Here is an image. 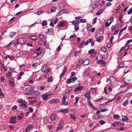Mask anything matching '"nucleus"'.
Here are the masks:
<instances>
[{
  "instance_id": "69168bd1",
  "label": "nucleus",
  "mask_w": 132,
  "mask_h": 132,
  "mask_svg": "<svg viewBox=\"0 0 132 132\" xmlns=\"http://www.w3.org/2000/svg\"><path fill=\"white\" fill-rule=\"evenodd\" d=\"M4 79V77L3 76H2L1 77L0 79L1 82H3Z\"/></svg>"
},
{
  "instance_id": "338daca9",
  "label": "nucleus",
  "mask_w": 132,
  "mask_h": 132,
  "mask_svg": "<svg viewBox=\"0 0 132 132\" xmlns=\"http://www.w3.org/2000/svg\"><path fill=\"white\" fill-rule=\"evenodd\" d=\"M59 20L57 18H56L54 20V23L55 24H56L58 22Z\"/></svg>"
},
{
  "instance_id": "7ed1b4c3",
  "label": "nucleus",
  "mask_w": 132,
  "mask_h": 132,
  "mask_svg": "<svg viewBox=\"0 0 132 132\" xmlns=\"http://www.w3.org/2000/svg\"><path fill=\"white\" fill-rule=\"evenodd\" d=\"M50 118L51 121H54L57 118V117L55 114L53 113L50 116Z\"/></svg>"
},
{
  "instance_id": "412c9836",
  "label": "nucleus",
  "mask_w": 132,
  "mask_h": 132,
  "mask_svg": "<svg viewBox=\"0 0 132 132\" xmlns=\"http://www.w3.org/2000/svg\"><path fill=\"white\" fill-rule=\"evenodd\" d=\"M59 112H63V113H68L69 112L68 111V109H65L64 110L61 109L59 111Z\"/></svg>"
},
{
  "instance_id": "13d9d810",
  "label": "nucleus",
  "mask_w": 132,
  "mask_h": 132,
  "mask_svg": "<svg viewBox=\"0 0 132 132\" xmlns=\"http://www.w3.org/2000/svg\"><path fill=\"white\" fill-rule=\"evenodd\" d=\"M113 117L114 119L118 118L119 117V116L118 115H115L113 116Z\"/></svg>"
},
{
  "instance_id": "6ab92c4d",
  "label": "nucleus",
  "mask_w": 132,
  "mask_h": 132,
  "mask_svg": "<svg viewBox=\"0 0 132 132\" xmlns=\"http://www.w3.org/2000/svg\"><path fill=\"white\" fill-rule=\"evenodd\" d=\"M64 123V122L63 121H61L60 122L59 125V127L60 129H61L63 127Z\"/></svg>"
},
{
  "instance_id": "c756f323",
  "label": "nucleus",
  "mask_w": 132,
  "mask_h": 132,
  "mask_svg": "<svg viewBox=\"0 0 132 132\" xmlns=\"http://www.w3.org/2000/svg\"><path fill=\"white\" fill-rule=\"evenodd\" d=\"M47 65H44L43 66V68H42L41 70L43 72H45L46 71V70L47 68Z\"/></svg>"
},
{
  "instance_id": "a211bd4d",
  "label": "nucleus",
  "mask_w": 132,
  "mask_h": 132,
  "mask_svg": "<svg viewBox=\"0 0 132 132\" xmlns=\"http://www.w3.org/2000/svg\"><path fill=\"white\" fill-rule=\"evenodd\" d=\"M103 33L104 32L102 30H99L98 31L97 35L98 36H101L103 34Z\"/></svg>"
},
{
  "instance_id": "72a5a7b5",
  "label": "nucleus",
  "mask_w": 132,
  "mask_h": 132,
  "mask_svg": "<svg viewBox=\"0 0 132 132\" xmlns=\"http://www.w3.org/2000/svg\"><path fill=\"white\" fill-rule=\"evenodd\" d=\"M84 44H85V42L84 41L82 42L79 45V47L80 48H82V46L84 45Z\"/></svg>"
},
{
  "instance_id": "3c124183",
  "label": "nucleus",
  "mask_w": 132,
  "mask_h": 132,
  "mask_svg": "<svg viewBox=\"0 0 132 132\" xmlns=\"http://www.w3.org/2000/svg\"><path fill=\"white\" fill-rule=\"evenodd\" d=\"M97 18H95L93 19L92 23L93 24H94L96 22V20H97Z\"/></svg>"
},
{
  "instance_id": "a19ab883",
  "label": "nucleus",
  "mask_w": 132,
  "mask_h": 132,
  "mask_svg": "<svg viewBox=\"0 0 132 132\" xmlns=\"http://www.w3.org/2000/svg\"><path fill=\"white\" fill-rule=\"evenodd\" d=\"M28 110L30 112H33L34 111L33 108L32 107H29Z\"/></svg>"
},
{
  "instance_id": "ea45409f",
  "label": "nucleus",
  "mask_w": 132,
  "mask_h": 132,
  "mask_svg": "<svg viewBox=\"0 0 132 132\" xmlns=\"http://www.w3.org/2000/svg\"><path fill=\"white\" fill-rule=\"evenodd\" d=\"M101 50L102 51L106 52H107V50L105 47H103L101 48Z\"/></svg>"
},
{
  "instance_id": "aec40b11",
  "label": "nucleus",
  "mask_w": 132,
  "mask_h": 132,
  "mask_svg": "<svg viewBox=\"0 0 132 132\" xmlns=\"http://www.w3.org/2000/svg\"><path fill=\"white\" fill-rule=\"evenodd\" d=\"M125 118H122V120L124 122H125L127 123L128 122V118L126 116L124 117Z\"/></svg>"
},
{
  "instance_id": "2eb2a0df",
  "label": "nucleus",
  "mask_w": 132,
  "mask_h": 132,
  "mask_svg": "<svg viewBox=\"0 0 132 132\" xmlns=\"http://www.w3.org/2000/svg\"><path fill=\"white\" fill-rule=\"evenodd\" d=\"M40 48V47H39L35 51V52H36L37 54L38 55H40L42 52V51L40 50H39Z\"/></svg>"
},
{
  "instance_id": "f704fd0d",
  "label": "nucleus",
  "mask_w": 132,
  "mask_h": 132,
  "mask_svg": "<svg viewBox=\"0 0 132 132\" xmlns=\"http://www.w3.org/2000/svg\"><path fill=\"white\" fill-rule=\"evenodd\" d=\"M53 80V77H50L48 78L47 80V81L48 82H49L52 81Z\"/></svg>"
},
{
  "instance_id": "9d476101",
  "label": "nucleus",
  "mask_w": 132,
  "mask_h": 132,
  "mask_svg": "<svg viewBox=\"0 0 132 132\" xmlns=\"http://www.w3.org/2000/svg\"><path fill=\"white\" fill-rule=\"evenodd\" d=\"M84 87L83 86L78 87L75 89L74 91L75 92L79 91L84 89Z\"/></svg>"
},
{
  "instance_id": "393cba45",
  "label": "nucleus",
  "mask_w": 132,
  "mask_h": 132,
  "mask_svg": "<svg viewBox=\"0 0 132 132\" xmlns=\"http://www.w3.org/2000/svg\"><path fill=\"white\" fill-rule=\"evenodd\" d=\"M67 68L66 67L64 68V70H63V72L61 73L60 77H62L64 76V74L67 70Z\"/></svg>"
},
{
  "instance_id": "4be33fe9",
  "label": "nucleus",
  "mask_w": 132,
  "mask_h": 132,
  "mask_svg": "<svg viewBox=\"0 0 132 132\" xmlns=\"http://www.w3.org/2000/svg\"><path fill=\"white\" fill-rule=\"evenodd\" d=\"M53 29H48L47 33L50 35H52L53 34Z\"/></svg>"
},
{
  "instance_id": "473e14b6",
  "label": "nucleus",
  "mask_w": 132,
  "mask_h": 132,
  "mask_svg": "<svg viewBox=\"0 0 132 132\" xmlns=\"http://www.w3.org/2000/svg\"><path fill=\"white\" fill-rule=\"evenodd\" d=\"M16 34V33L14 32H12L10 33V35L11 37H12L13 36H15Z\"/></svg>"
},
{
  "instance_id": "cd10ccee",
  "label": "nucleus",
  "mask_w": 132,
  "mask_h": 132,
  "mask_svg": "<svg viewBox=\"0 0 132 132\" xmlns=\"http://www.w3.org/2000/svg\"><path fill=\"white\" fill-rule=\"evenodd\" d=\"M56 9V7L54 6L52 7L51 8V12H55V10Z\"/></svg>"
},
{
  "instance_id": "c9c22d12",
  "label": "nucleus",
  "mask_w": 132,
  "mask_h": 132,
  "mask_svg": "<svg viewBox=\"0 0 132 132\" xmlns=\"http://www.w3.org/2000/svg\"><path fill=\"white\" fill-rule=\"evenodd\" d=\"M72 23L75 26H77V21L76 20H74L72 22Z\"/></svg>"
},
{
  "instance_id": "423d86ee",
  "label": "nucleus",
  "mask_w": 132,
  "mask_h": 132,
  "mask_svg": "<svg viewBox=\"0 0 132 132\" xmlns=\"http://www.w3.org/2000/svg\"><path fill=\"white\" fill-rule=\"evenodd\" d=\"M32 92L28 94H31L32 95L35 96H37L39 95L40 94V93L38 91H33L32 90Z\"/></svg>"
},
{
  "instance_id": "6e6552de",
  "label": "nucleus",
  "mask_w": 132,
  "mask_h": 132,
  "mask_svg": "<svg viewBox=\"0 0 132 132\" xmlns=\"http://www.w3.org/2000/svg\"><path fill=\"white\" fill-rule=\"evenodd\" d=\"M90 92L89 91H87V94H85V97L87 98V100H90L91 97V96L90 95Z\"/></svg>"
},
{
  "instance_id": "680f3d73",
  "label": "nucleus",
  "mask_w": 132,
  "mask_h": 132,
  "mask_svg": "<svg viewBox=\"0 0 132 132\" xmlns=\"http://www.w3.org/2000/svg\"><path fill=\"white\" fill-rule=\"evenodd\" d=\"M128 103V101L127 100H126L125 101L124 103H123V105L124 106H126L127 104Z\"/></svg>"
},
{
  "instance_id": "09e8293b",
  "label": "nucleus",
  "mask_w": 132,
  "mask_h": 132,
  "mask_svg": "<svg viewBox=\"0 0 132 132\" xmlns=\"http://www.w3.org/2000/svg\"><path fill=\"white\" fill-rule=\"evenodd\" d=\"M80 22L82 23H84L86 22V20L85 19H81L80 20Z\"/></svg>"
},
{
  "instance_id": "8fccbe9b",
  "label": "nucleus",
  "mask_w": 132,
  "mask_h": 132,
  "mask_svg": "<svg viewBox=\"0 0 132 132\" xmlns=\"http://www.w3.org/2000/svg\"><path fill=\"white\" fill-rule=\"evenodd\" d=\"M71 75L70 76V78H72V77H73L75 76L76 74L75 72H72L71 73Z\"/></svg>"
},
{
  "instance_id": "c85d7f7f",
  "label": "nucleus",
  "mask_w": 132,
  "mask_h": 132,
  "mask_svg": "<svg viewBox=\"0 0 132 132\" xmlns=\"http://www.w3.org/2000/svg\"><path fill=\"white\" fill-rule=\"evenodd\" d=\"M79 98L78 97H76L75 98V105H77V104L79 100Z\"/></svg>"
},
{
  "instance_id": "e2e57ef3",
  "label": "nucleus",
  "mask_w": 132,
  "mask_h": 132,
  "mask_svg": "<svg viewBox=\"0 0 132 132\" xmlns=\"http://www.w3.org/2000/svg\"><path fill=\"white\" fill-rule=\"evenodd\" d=\"M17 108V106L16 105H15L12 107V110H14L16 109Z\"/></svg>"
},
{
  "instance_id": "f8f14e48",
  "label": "nucleus",
  "mask_w": 132,
  "mask_h": 132,
  "mask_svg": "<svg viewBox=\"0 0 132 132\" xmlns=\"http://www.w3.org/2000/svg\"><path fill=\"white\" fill-rule=\"evenodd\" d=\"M50 95V94H43L42 96V98L44 100H46Z\"/></svg>"
},
{
  "instance_id": "a18cd8bd",
  "label": "nucleus",
  "mask_w": 132,
  "mask_h": 132,
  "mask_svg": "<svg viewBox=\"0 0 132 132\" xmlns=\"http://www.w3.org/2000/svg\"><path fill=\"white\" fill-rule=\"evenodd\" d=\"M106 63V62L105 61H103V62H101L100 63V65L101 66H104Z\"/></svg>"
},
{
  "instance_id": "e433bc0d",
  "label": "nucleus",
  "mask_w": 132,
  "mask_h": 132,
  "mask_svg": "<svg viewBox=\"0 0 132 132\" xmlns=\"http://www.w3.org/2000/svg\"><path fill=\"white\" fill-rule=\"evenodd\" d=\"M90 39H88L85 43V44L86 45H87L89 43H90Z\"/></svg>"
},
{
  "instance_id": "20e7f679",
  "label": "nucleus",
  "mask_w": 132,
  "mask_h": 132,
  "mask_svg": "<svg viewBox=\"0 0 132 132\" xmlns=\"http://www.w3.org/2000/svg\"><path fill=\"white\" fill-rule=\"evenodd\" d=\"M18 40L19 41V43L21 44H23L25 43L26 40L24 38H21L18 39Z\"/></svg>"
},
{
  "instance_id": "2f4dec72",
  "label": "nucleus",
  "mask_w": 132,
  "mask_h": 132,
  "mask_svg": "<svg viewBox=\"0 0 132 132\" xmlns=\"http://www.w3.org/2000/svg\"><path fill=\"white\" fill-rule=\"evenodd\" d=\"M65 24L63 22H62L60 23L59 24L57 25V26L59 27H64Z\"/></svg>"
},
{
  "instance_id": "4468645a",
  "label": "nucleus",
  "mask_w": 132,
  "mask_h": 132,
  "mask_svg": "<svg viewBox=\"0 0 132 132\" xmlns=\"http://www.w3.org/2000/svg\"><path fill=\"white\" fill-rule=\"evenodd\" d=\"M9 122L11 123L14 124L16 123L17 121H15L14 119H13L12 117H11L10 118V120Z\"/></svg>"
},
{
  "instance_id": "a878e982",
  "label": "nucleus",
  "mask_w": 132,
  "mask_h": 132,
  "mask_svg": "<svg viewBox=\"0 0 132 132\" xmlns=\"http://www.w3.org/2000/svg\"><path fill=\"white\" fill-rule=\"evenodd\" d=\"M67 96L66 95H63V98L62 100V102H64L65 101L66 99L67 98Z\"/></svg>"
},
{
  "instance_id": "5fc2aeb1",
  "label": "nucleus",
  "mask_w": 132,
  "mask_h": 132,
  "mask_svg": "<svg viewBox=\"0 0 132 132\" xmlns=\"http://www.w3.org/2000/svg\"><path fill=\"white\" fill-rule=\"evenodd\" d=\"M62 11H59L57 14L56 16H59L61 15H62V13H61V12Z\"/></svg>"
},
{
  "instance_id": "37998d69",
  "label": "nucleus",
  "mask_w": 132,
  "mask_h": 132,
  "mask_svg": "<svg viewBox=\"0 0 132 132\" xmlns=\"http://www.w3.org/2000/svg\"><path fill=\"white\" fill-rule=\"evenodd\" d=\"M7 57L9 58L11 60H13L14 58V57H13L12 56H11L10 55H7Z\"/></svg>"
},
{
  "instance_id": "603ef678",
  "label": "nucleus",
  "mask_w": 132,
  "mask_h": 132,
  "mask_svg": "<svg viewBox=\"0 0 132 132\" xmlns=\"http://www.w3.org/2000/svg\"><path fill=\"white\" fill-rule=\"evenodd\" d=\"M90 100H88V104L89 106L90 107L91 106L92 107L93 106L92 105V104L91 103V102L90 101Z\"/></svg>"
},
{
  "instance_id": "0e129e2a",
  "label": "nucleus",
  "mask_w": 132,
  "mask_h": 132,
  "mask_svg": "<svg viewBox=\"0 0 132 132\" xmlns=\"http://www.w3.org/2000/svg\"><path fill=\"white\" fill-rule=\"evenodd\" d=\"M94 51V50L91 49L88 51V53L89 54H91Z\"/></svg>"
},
{
  "instance_id": "0eeeda50",
  "label": "nucleus",
  "mask_w": 132,
  "mask_h": 132,
  "mask_svg": "<svg viewBox=\"0 0 132 132\" xmlns=\"http://www.w3.org/2000/svg\"><path fill=\"white\" fill-rule=\"evenodd\" d=\"M78 63L76 65V67H78L81 66L82 63H84L85 62V61H84L82 59H81L78 60Z\"/></svg>"
},
{
  "instance_id": "39448f33",
  "label": "nucleus",
  "mask_w": 132,
  "mask_h": 132,
  "mask_svg": "<svg viewBox=\"0 0 132 132\" xmlns=\"http://www.w3.org/2000/svg\"><path fill=\"white\" fill-rule=\"evenodd\" d=\"M14 80L13 78H11L9 79V84L10 86L13 87L14 86Z\"/></svg>"
},
{
  "instance_id": "864d4df0",
  "label": "nucleus",
  "mask_w": 132,
  "mask_h": 132,
  "mask_svg": "<svg viewBox=\"0 0 132 132\" xmlns=\"http://www.w3.org/2000/svg\"><path fill=\"white\" fill-rule=\"evenodd\" d=\"M71 118L75 120V115L73 114H70Z\"/></svg>"
},
{
  "instance_id": "bf43d9fd",
  "label": "nucleus",
  "mask_w": 132,
  "mask_h": 132,
  "mask_svg": "<svg viewBox=\"0 0 132 132\" xmlns=\"http://www.w3.org/2000/svg\"><path fill=\"white\" fill-rule=\"evenodd\" d=\"M90 91L93 92H96V90L95 88H92L90 89Z\"/></svg>"
},
{
  "instance_id": "de8ad7c7",
  "label": "nucleus",
  "mask_w": 132,
  "mask_h": 132,
  "mask_svg": "<svg viewBox=\"0 0 132 132\" xmlns=\"http://www.w3.org/2000/svg\"><path fill=\"white\" fill-rule=\"evenodd\" d=\"M67 83H70L72 82V79L71 78H69L68 79L67 81Z\"/></svg>"
},
{
  "instance_id": "6e6d98bb",
  "label": "nucleus",
  "mask_w": 132,
  "mask_h": 132,
  "mask_svg": "<svg viewBox=\"0 0 132 132\" xmlns=\"http://www.w3.org/2000/svg\"><path fill=\"white\" fill-rule=\"evenodd\" d=\"M77 36L75 34H73L71 35L69 37V38L70 39L72 38H75Z\"/></svg>"
},
{
  "instance_id": "f03ea898",
  "label": "nucleus",
  "mask_w": 132,
  "mask_h": 132,
  "mask_svg": "<svg viewBox=\"0 0 132 132\" xmlns=\"http://www.w3.org/2000/svg\"><path fill=\"white\" fill-rule=\"evenodd\" d=\"M60 102V100L58 99L53 98L48 101L50 104L56 103Z\"/></svg>"
},
{
  "instance_id": "5701e85b",
  "label": "nucleus",
  "mask_w": 132,
  "mask_h": 132,
  "mask_svg": "<svg viewBox=\"0 0 132 132\" xmlns=\"http://www.w3.org/2000/svg\"><path fill=\"white\" fill-rule=\"evenodd\" d=\"M18 101L19 103H20L22 104L26 103L27 102L25 101L24 100H23L22 99H20L18 100Z\"/></svg>"
},
{
  "instance_id": "1a4fd4ad",
  "label": "nucleus",
  "mask_w": 132,
  "mask_h": 132,
  "mask_svg": "<svg viewBox=\"0 0 132 132\" xmlns=\"http://www.w3.org/2000/svg\"><path fill=\"white\" fill-rule=\"evenodd\" d=\"M27 102H26V103H24L22 104H21L19 105V106L20 107L22 108L23 109H24L25 108H26L28 107L27 104Z\"/></svg>"
},
{
  "instance_id": "9b49d317",
  "label": "nucleus",
  "mask_w": 132,
  "mask_h": 132,
  "mask_svg": "<svg viewBox=\"0 0 132 132\" xmlns=\"http://www.w3.org/2000/svg\"><path fill=\"white\" fill-rule=\"evenodd\" d=\"M104 39V37H103L102 36H99L97 37L96 39V41L99 42H100L101 41L103 40Z\"/></svg>"
},
{
  "instance_id": "7c9ffc66",
  "label": "nucleus",
  "mask_w": 132,
  "mask_h": 132,
  "mask_svg": "<svg viewBox=\"0 0 132 132\" xmlns=\"http://www.w3.org/2000/svg\"><path fill=\"white\" fill-rule=\"evenodd\" d=\"M47 128L48 129H51L53 128V125H49L48 124H46Z\"/></svg>"
},
{
  "instance_id": "4c0bfd02",
  "label": "nucleus",
  "mask_w": 132,
  "mask_h": 132,
  "mask_svg": "<svg viewBox=\"0 0 132 132\" xmlns=\"http://www.w3.org/2000/svg\"><path fill=\"white\" fill-rule=\"evenodd\" d=\"M90 43L91 44V45L92 46H93L94 45V42L93 41V39H90Z\"/></svg>"
},
{
  "instance_id": "4d7b16f0",
  "label": "nucleus",
  "mask_w": 132,
  "mask_h": 132,
  "mask_svg": "<svg viewBox=\"0 0 132 132\" xmlns=\"http://www.w3.org/2000/svg\"><path fill=\"white\" fill-rule=\"evenodd\" d=\"M80 52V51H76L75 53V55L76 56H77L79 54Z\"/></svg>"
},
{
  "instance_id": "f257e3e1",
  "label": "nucleus",
  "mask_w": 132,
  "mask_h": 132,
  "mask_svg": "<svg viewBox=\"0 0 132 132\" xmlns=\"http://www.w3.org/2000/svg\"><path fill=\"white\" fill-rule=\"evenodd\" d=\"M23 89L26 92H28L29 93L32 92V88L30 85H27L23 87Z\"/></svg>"
},
{
  "instance_id": "dca6fc26",
  "label": "nucleus",
  "mask_w": 132,
  "mask_h": 132,
  "mask_svg": "<svg viewBox=\"0 0 132 132\" xmlns=\"http://www.w3.org/2000/svg\"><path fill=\"white\" fill-rule=\"evenodd\" d=\"M19 120H20L24 118V115L23 113H21L20 115L17 116Z\"/></svg>"
},
{
  "instance_id": "bb28decb",
  "label": "nucleus",
  "mask_w": 132,
  "mask_h": 132,
  "mask_svg": "<svg viewBox=\"0 0 132 132\" xmlns=\"http://www.w3.org/2000/svg\"><path fill=\"white\" fill-rule=\"evenodd\" d=\"M12 73L10 72H9L6 73V77L7 78H8L10 77L12 75Z\"/></svg>"
},
{
  "instance_id": "49530a36",
  "label": "nucleus",
  "mask_w": 132,
  "mask_h": 132,
  "mask_svg": "<svg viewBox=\"0 0 132 132\" xmlns=\"http://www.w3.org/2000/svg\"><path fill=\"white\" fill-rule=\"evenodd\" d=\"M124 66L123 65V63H120V64L119 65L118 67V68H121V67H122Z\"/></svg>"
},
{
  "instance_id": "052dcab7",
  "label": "nucleus",
  "mask_w": 132,
  "mask_h": 132,
  "mask_svg": "<svg viewBox=\"0 0 132 132\" xmlns=\"http://www.w3.org/2000/svg\"><path fill=\"white\" fill-rule=\"evenodd\" d=\"M39 38L40 39L42 40L44 38V36L43 35H41L39 36Z\"/></svg>"
},
{
  "instance_id": "f3484780",
  "label": "nucleus",
  "mask_w": 132,
  "mask_h": 132,
  "mask_svg": "<svg viewBox=\"0 0 132 132\" xmlns=\"http://www.w3.org/2000/svg\"><path fill=\"white\" fill-rule=\"evenodd\" d=\"M29 38L32 40H36L37 38V37L36 35H31L29 37Z\"/></svg>"
},
{
  "instance_id": "b1692460",
  "label": "nucleus",
  "mask_w": 132,
  "mask_h": 132,
  "mask_svg": "<svg viewBox=\"0 0 132 132\" xmlns=\"http://www.w3.org/2000/svg\"><path fill=\"white\" fill-rule=\"evenodd\" d=\"M103 10L102 9H100L96 13V14L97 15H100L103 12Z\"/></svg>"
},
{
  "instance_id": "58836bf2",
  "label": "nucleus",
  "mask_w": 132,
  "mask_h": 132,
  "mask_svg": "<svg viewBox=\"0 0 132 132\" xmlns=\"http://www.w3.org/2000/svg\"><path fill=\"white\" fill-rule=\"evenodd\" d=\"M128 13L130 14H131L132 12V7H131L129 10H128Z\"/></svg>"
},
{
  "instance_id": "79ce46f5",
  "label": "nucleus",
  "mask_w": 132,
  "mask_h": 132,
  "mask_svg": "<svg viewBox=\"0 0 132 132\" xmlns=\"http://www.w3.org/2000/svg\"><path fill=\"white\" fill-rule=\"evenodd\" d=\"M43 12V11H42L41 10H40L39 11H38L37 12V14L38 15H40Z\"/></svg>"
},
{
  "instance_id": "ddd939ff",
  "label": "nucleus",
  "mask_w": 132,
  "mask_h": 132,
  "mask_svg": "<svg viewBox=\"0 0 132 132\" xmlns=\"http://www.w3.org/2000/svg\"><path fill=\"white\" fill-rule=\"evenodd\" d=\"M32 127L33 126L31 125H28L26 130V132L29 131L30 130L32 129Z\"/></svg>"
},
{
  "instance_id": "774afa93",
  "label": "nucleus",
  "mask_w": 132,
  "mask_h": 132,
  "mask_svg": "<svg viewBox=\"0 0 132 132\" xmlns=\"http://www.w3.org/2000/svg\"><path fill=\"white\" fill-rule=\"evenodd\" d=\"M132 42V39L128 40L126 43V44H127Z\"/></svg>"
},
{
  "instance_id": "c03bdc74",
  "label": "nucleus",
  "mask_w": 132,
  "mask_h": 132,
  "mask_svg": "<svg viewBox=\"0 0 132 132\" xmlns=\"http://www.w3.org/2000/svg\"><path fill=\"white\" fill-rule=\"evenodd\" d=\"M47 24V22L45 21H43L42 23V25L43 26H44L46 25Z\"/></svg>"
}]
</instances>
